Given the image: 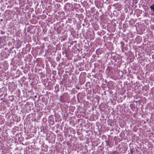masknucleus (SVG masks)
I'll list each match as a JSON object with an SVG mask.
<instances>
[{
    "label": "nucleus",
    "instance_id": "f257e3e1",
    "mask_svg": "<svg viewBox=\"0 0 154 154\" xmlns=\"http://www.w3.org/2000/svg\"><path fill=\"white\" fill-rule=\"evenodd\" d=\"M150 8L151 10H152L153 11V14H154V3L153 4L151 5Z\"/></svg>",
    "mask_w": 154,
    "mask_h": 154
}]
</instances>
